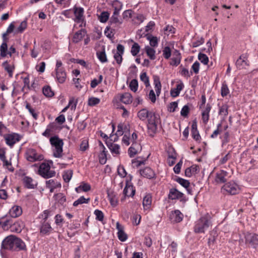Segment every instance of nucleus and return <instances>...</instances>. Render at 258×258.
I'll return each mask as SVG.
<instances>
[{
  "mask_svg": "<svg viewBox=\"0 0 258 258\" xmlns=\"http://www.w3.org/2000/svg\"><path fill=\"white\" fill-rule=\"evenodd\" d=\"M140 120L145 121L147 119L148 134L149 136L153 137L157 131V124L159 118L153 112L150 111L146 108L139 110L137 114Z\"/></svg>",
  "mask_w": 258,
  "mask_h": 258,
  "instance_id": "1",
  "label": "nucleus"
},
{
  "mask_svg": "<svg viewBox=\"0 0 258 258\" xmlns=\"http://www.w3.org/2000/svg\"><path fill=\"white\" fill-rule=\"evenodd\" d=\"M2 244L4 248L12 251L25 250L27 249L25 242L21 238L13 235L6 237Z\"/></svg>",
  "mask_w": 258,
  "mask_h": 258,
  "instance_id": "2",
  "label": "nucleus"
},
{
  "mask_svg": "<svg viewBox=\"0 0 258 258\" xmlns=\"http://www.w3.org/2000/svg\"><path fill=\"white\" fill-rule=\"evenodd\" d=\"M211 216L208 214L201 217L198 220L195 222L194 231L196 233H205L211 225Z\"/></svg>",
  "mask_w": 258,
  "mask_h": 258,
  "instance_id": "3",
  "label": "nucleus"
},
{
  "mask_svg": "<svg viewBox=\"0 0 258 258\" xmlns=\"http://www.w3.org/2000/svg\"><path fill=\"white\" fill-rule=\"evenodd\" d=\"M50 144L53 148V154L56 158H60L62 155L63 143L57 136L51 137L49 140Z\"/></svg>",
  "mask_w": 258,
  "mask_h": 258,
  "instance_id": "4",
  "label": "nucleus"
},
{
  "mask_svg": "<svg viewBox=\"0 0 258 258\" xmlns=\"http://www.w3.org/2000/svg\"><path fill=\"white\" fill-rule=\"evenodd\" d=\"M73 11L75 16L74 21L77 23H80V27H85L86 21L84 8L75 5L73 8Z\"/></svg>",
  "mask_w": 258,
  "mask_h": 258,
  "instance_id": "5",
  "label": "nucleus"
},
{
  "mask_svg": "<svg viewBox=\"0 0 258 258\" xmlns=\"http://www.w3.org/2000/svg\"><path fill=\"white\" fill-rule=\"evenodd\" d=\"M38 173L45 178H51L55 175V172L51 170L50 165L46 163H42L40 165Z\"/></svg>",
  "mask_w": 258,
  "mask_h": 258,
  "instance_id": "6",
  "label": "nucleus"
},
{
  "mask_svg": "<svg viewBox=\"0 0 258 258\" xmlns=\"http://www.w3.org/2000/svg\"><path fill=\"white\" fill-rule=\"evenodd\" d=\"M25 157L28 161L31 162L41 161L44 158L42 154L38 153L36 150L32 148H29L26 150Z\"/></svg>",
  "mask_w": 258,
  "mask_h": 258,
  "instance_id": "7",
  "label": "nucleus"
},
{
  "mask_svg": "<svg viewBox=\"0 0 258 258\" xmlns=\"http://www.w3.org/2000/svg\"><path fill=\"white\" fill-rule=\"evenodd\" d=\"M168 198L170 200H179L181 202L186 201L184 195L176 188H171L169 189Z\"/></svg>",
  "mask_w": 258,
  "mask_h": 258,
  "instance_id": "8",
  "label": "nucleus"
},
{
  "mask_svg": "<svg viewBox=\"0 0 258 258\" xmlns=\"http://www.w3.org/2000/svg\"><path fill=\"white\" fill-rule=\"evenodd\" d=\"M4 138L6 144L12 147L17 142L21 140L22 137L19 134L13 133L12 134H6L4 136Z\"/></svg>",
  "mask_w": 258,
  "mask_h": 258,
  "instance_id": "9",
  "label": "nucleus"
},
{
  "mask_svg": "<svg viewBox=\"0 0 258 258\" xmlns=\"http://www.w3.org/2000/svg\"><path fill=\"white\" fill-rule=\"evenodd\" d=\"M215 181L217 184H224L221 187V192L225 195L226 188L225 182H226V172L224 170H220L216 173Z\"/></svg>",
  "mask_w": 258,
  "mask_h": 258,
  "instance_id": "10",
  "label": "nucleus"
},
{
  "mask_svg": "<svg viewBox=\"0 0 258 258\" xmlns=\"http://www.w3.org/2000/svg\"><path fill=\"white\" fill-rule=\"evenodd\" d=\"M138 139V132L135 131L132 134L131 137L130 136V135H124L122 139V143L126 146H129L131 143H140V141Z\"/></svg>",
  "mask_w": 258,
  "mask_h": 258,
  "instance_id": "11",
  "label": "nucleus"
},
{
  "mask_svg": "<svg viewBox=\"0 0 258 258\" xmlns=\"http://www.w3.org/2000/svg\"><path fill=\"white\" fill-rule=\"evenodd\" d=\"M140 175L143 177L153 179L156 177V174L155 171L150 167H146L139 170Z\"/></svg>",
  "mask_w": 258,
  "mask_h": 258,
  "instance_id": "12",
  "label": "nucleus"
},
{
  "mask_svg": "<svg viewBox=\"0 0 258 258\" xmlns=\"http://www.w3.org/2000/svg\"><path fill=\"white\" fill-rule=\"evenodd\" d=\"M87 30L85 29L81 28L80 30L76 32L72 38V42L75 44H78L80 42L85 36L87 35Z\"/></svg>",
  "mask_w": 258,
  "mask_h": 258,
  "instance_id": "13",
  "label": "nucleus"
},
{
  "mask_svg": "<svg viewBox=\"0 0 258 258\" xmlns=\"http://www.w3.org/2000/svg\"><path fill=\"white\" fill-rule=\"evenodd\" d=\"M40 233L43 236L49 235L53 230L50 223L44 221H40Z\"/></svg>",
  "mask_w": 258,
  "mask_h": 258,
  "instance_id": "14",
  "label": "nucleus"
},
{
  "mask_svg": "<svg viewBox=\"0 0 258 258\" xmlns=\"http://www.w3.org/2000/svg\"><path fill=\"white\" fill-rule=\"evenodd\" d=\"M245 242L251 244L253 248L258 246V234L247 233L245 236Z\"/></svg>",
  "mask_w": 258,
  "mask_h": 258,
  "instance_id": "15",
  "label": "nucleus"
},
{
  "mask_svg": "<svg viewBox=\"0 0 258 258\" xmlns=\"http://www.w3.org/2000/svg\"><path fill=\"white\" fill-rule=\"evenodd\" d=\"M54 71V75L52 73V75L55 78L56 81L60 84L64 83L67 79V73L65 69Z\"/></svg>",
  "mask_w": 258,
  "mask_h": 258,
  "instance_id": "16",
  "label": "nucleus"
},
{
  "mask_svg": "<svg viewBox=\"0 0 258 258\" xmlns=\"http://www.w3.org/2000/svg\"><path fill=\"white\" fill-rule=\"evenodd\" d=\"M136 192L135 187L128 180H126L123 193L125 197H133Z\"/></svg>",
  "mask_w": 258,
  "mask_h": 258,
  "instance_id": "17",
  "label": "nucleus"
},
{
  "mask_svg": "<svg viewBox=\"0 0 258 258\" xmlns=\"http://www.w3.org/2000/svg\"><path fill=\"white\" fill-rule=\"evenodd\" d=\"M24 226V224L21 220L14 222L12 220L10 230L12 232L20 233Z\"/></svg>",
  "mask_w": 258,
  "mask_h": 258,
  "instance_id": "18",
  "label": "nucleus"
},
{
  "mask_svg": "<svg viewBox=\"0 0 258 258\" xmlns=\"http://www.w3.org/2000/svg\"><path fill=\"white\" fill-rule=\"evenodd\" d=\"M124 50V47L122 45L119 44L117 45V51L114 54V58L118 64L122 62Z\"/></svg>",
  "mask_w": 258,
  "mask_h": 258,
  "instance_id": "19",
  "label": "nucleus"
},
{
  "mask_svg": "<svg viewBox=\"0 0 258 258\" xmlns=\"http://www.w3.org/2000/svg\"><path fill=\"white\" fill-rule=\"evenodd\" d=\"M131 146L128 150V154L130 157H134L142 150V147L140 143H131Z\"/></svg>",
  "mask_w": 258,
  "mask_h": 258,
  "instance_id": "20",
  "label": "nucleus"
},
{
  "mask_svg": "<svg viewBox=\"0 0 258 258\" xmlns=\"http://www.w3.org/2000/svg\"><path fill=\"white\" fill-rule=\"evenodd\" d=\"M240 188L236 183L229 182L227 183V194L234 195L239 192Z\"/></svg>",
  "mask_w": 258,
  "mask_h": 258,
  "instance_id": "21",
  "label": "nucleus"
},
{
  "mask_svg": "<svg viewBox=\"0 0 258 258\" xmlns=\"http://www.w3.org/2000/svg\"><path fill=\"white\" fill-rule=\"evenodd\" d=\"M12 219L9 217H3L0 218V228L4 230H10Z\"/></svg>",
  "mask_w": 258,
  "mask_h": 258,
  "instance_id": "22",
  "label": "nucleus"
},
{
  "mask_svg": "<svg viewBox=\"0 0 258 258\" xmlns=\"http://www.w3.org/2000/svg\"><path fill=\"white\" fill-rule=\"evenodd\" d=\"M211 109V106L210 104H207L205 108L202 109V119L203 122L206 124L209 121L210 118V112Z\"/></svg>",
  "mask_w": 258,
  "mask_h": 258,
  "instance_id": "23",
  "label": "nucleus"
},
{
  "mask_svg": "<svg viewBox=\"0 0 258 258\" xmlns=\"http://www.w3.org/2000/svg\"><path fill=\"white\" fill-rule=\"evenodd\" d=\"M248 65L246 54L241 55L236 62V66L239 69L244 68L246 66Z\"/></svg>",
  "mask_w": 258,
  "mask_h": 258,
  "instance_id": "24",
  "label": "nucleus"
},
{
  "mask_svg": "<svg viewBox=\"0 0 258 258\" xmlns=\"http://www.w3.org/2000/svg\"><path fill=\"white\" fill-rule=\"evenodd\" d=\"M9 213L11 218L18 217L22 214V209L19 206L15 205L10 209Z\"/></svg>",
  "mask_w": 258,
  "mask_h": 258,
  "instance_id": "25",
  "label": "nucleus"
},
{
  "mask_svg": "<svg viewBox=\"0 0 258 258\" xmlns=\"http://www.w3.org/2000/svg\"><path fill=\"white\" fill-rule=\"evenodd\" d=\"M25 187L28 189H33L36 186L35 181L30 177L25 176L22 179Z\"/></svg>",
  "mask_w": 258,
  "mask_h": 258,
  "instance_id": "26",
  "label": "nucleus"
},
{
  "mask_svg": "<svg viewBox=\"0 0 258 258\" xmlns=\"http://www.w3.org/2000/svg\"><path fill=\"white\" fill-rule=\"evenodd\" d=\"M106 144L113 155H117L120 154V146L110 141H106Z\"/></svg>",
  "mask_w": 258,
  "mask_h": 258,
  "instance_id": "27",
  "label": "nucleus"
},
{
  "mask_svg": "<svg viewBox=\"0 0 258 258\" xmlns=\"http://www.w3.org/2000/svg\"><path fill=\"white\" fill-rule=\"evenodd\" d=\"M183 215L178 210H176L170 215V218L175 223H179L183 219Z\"/></svg>",
  "mask_w": 258,
  "mask_h": 258,
  "instance_id": "28",
  "label": "nucleus"
},
{
  "mask_svg": "<svg viewBox=\"0 0 258 258\" xmlns=\"http://www.w3.org/2000/svg\"><path fill=\"white\" fill-rule=\"evenodd\" d=\"M130 131V125L128 123H121L117 125V130L116 135L117 136H122L124 133Z\"/></svg>",
  "mask_w": 258,
  "mask_h": 258,
  "instance_id": "29",
  "label": "nucleus"
},
{
  "mask_svg": "<svg viewBox=\"0 0 258 258\" xmlns=\"http://www.w3.org/2000/svg\"><path fill=\"white\" fill-rule=\"evenodd\" d=\"M2 67L8 73L9 77L12 78L13 76V73L15 69V66L13 63H9L7 60L3 63Z\"/></svg>",
  "mask_w": 258,
  "mask_h": 258,
  "instance_id": "30",
  "label": "nucleus"
},
{
  "mask_svg": "<svg viewBox=\"0 0 258 258\" xmlns=\"http://www.w3.org/2000/svg\"><path fill=\"white\" fill-rule=\"evenodd\" d=\"M120 101L124 104H130L133 102V96L128 92H125L120 95Z\"/></svg>",
  "mask_w": 258,
  "mask_h": 258,
  "instance_id": "31",
  "label": "nucleus"
},
{
  "mask_svg": "<svg viewBox=\"0 0 258 258\" xmlns=\"http://www.w3.org/2000/svg\"><path fill=\"white\" fill-rule=\"evenodd\" d=\"M116 229L118 230L117 234L118 239L122 242L125 241L128 236L118 223L116 224Z\"/></svg>",
  "mask_w": 258,
  "mask_h": 258,
  "instance_id": "32",
  "label": "nucleus"
},
{
  "mask_svg": "<svg viewBox=\"0 0 258 258\" xmlns=\"http://www.w3.org/2000/svg\"><path fill=\"white\" fill-rule=\"evenodd\" d=\"M154 85L155 90L157 96H159L161 93V84L160 80V78L158 76H154Z\"/></svg>",
  "mask_w": 258,
  "mask_h": 258,
  "instance_id": "33",
  "label": "nucleus"
},
{
  "mask_svg": "<svg viewBox=\"0 0 258 258\" xmlns=\"http://www.w3.org/2000/svg\"><path fill=\"white\" fill-rule=\"evenodd\" d=\"M91 189V185L86 182H82L80 185L75 188V191L77 193H80L82 191L87 192Z\"/></svg>",
  "mask_w": 258,
  "mask_h": 258,
  "instance_id": "34",
  "label": "nucleus"
},
{
  "mask_svg": "<svg viewBox=\"0 0 258 258\" xmlns=\"http://www.w3.org/2000/svg\"><path fill=\"white\" fill-rule=\"evenodd\" d=\"M152 197L151 195L147 194L143 198V206L144 210H148L150 209L152 204Z\"/></svg>",
  "mask_w": 258,
  "mask_h": 258,
  "instance_id": "35",
  "label": "nucleus"
},
{
  "mask_svg": "<svg viewBox=\"0 0 258 258\" xmlns=\"http://www.w3.org/2000/svg\"><path fill=\"white\" fill-rule=\"evenodd\" d=\"M226 130V125H223L222 123H219L217 125V128L214 131L213 134L211 135L212 138H216L218 135H220L223 133V131Z\"/></svg>",
  "mask_w": 258,
  "mask_h": 258,
  "instance_id": "36",
  "label": "nucleus"
},
{
  "mask_svg": "<svg viewBox=\"0 0 258 258\" xmlns=\"http://www.w3.org/2000/svg\"><path fill=\"white\" fill-rule=\"evenodd\" d=\"M46 187L50 189V192H53V190L58 186H60V184L53 179H49L46 181Z\"/></svg>",
  "mask_w": 258,
  "mask_h": 258,
  "instance_id": "37",
  "label": "nucleus"
},
{
  "mask_svg": "<svg viewBox=\"0 0 258 258\" xmlns=\"http://www.w3.org/2000/svg\"><path fill=\"white\" fill-rule=\"evenodd\" d=\"M54 2L58 7L66 8L70 7L72 0H54Z\"/></svg>",
  "mask_w": 258,
  "mask_h": 258,
  "instance_id": "38",
  "label": "nucleus"
},
{
  "mask_svg": "<svg viewBox=\"0 0 258 258\" xmlns=\"http://www.w3.org/2000/svg\"><path fill=\"white\" fill-rule=\"evenodd\" d=\"M112 7L114 8L113 14L114 15H119V12L122 9V5L118 1H114L112 4Z\"/></svg>",
  "mask_w": 258,
  "mask_h": 258,
  "instance_id": "39",
  "label": "nucleus"
},
{
  "mask_svg": "<svg viewBox=\"0 0 258 258\" xmlns=\"http://www.w3.org/2000/svg\"><path fill=\"white\" fill-rule=\"evenodd\" d=\"M198 170V166H191L190 167L187 168L185 170V176L188 177H190L192 176L193 174H195L197 173V171Z\"/></svg>",
  "mask_w": 258,
  "mask_h": 258,
  "instance_id": "40",
  "label": "nucleus"
},
{
  "mask_svg": "<svg viewBox=\"0 0 258 258\" xmlns=\"http://www.w3.org/2000/svg\"><path fill=\"white\" fill-rule=\"evenodd\" d=\"M110 14L107 11H103L99 15H98V19L101 23L106 22L109 18Z\"/></svg>",
  "mask_w": 258,
  "mask_h": 258,
  "instance_id": "41",
  "label": "nucleus"
},
{
  "mask_svg": "<svg viewBox=\"0 0 258 258\" xmlns=\"http://www.w3.org/2000/svg\"><path fill=\"white\" fill-rule=\"evenodd\" d=\"M96 55L97 58L101 62L104 63L107 61V59L104 48H103L102 51H98L96 52Z\"/></svg>",
  "mask_w": 258,
  "mask_h": 258,
  "instance_id": "42",
  "label": "nucleus"
},
{
  "mask_svg": "<svg viewBox=\"0 0 258 258\" xmlns=\"http://www.w3.org/2000/svg\"><path fill=\"white\" fill-rule=\"evenodd\" d=\"M54 128V125L53 123H50L47 125L45 131L42 134V135L46 137H49L53 133Z\"/></svg>",
  "mask_w": 258,
  "mask_h": 258,
  "instance_id": "43",
  "label": "nucleus"
},
{
  "mask_svg": "<svg viewBox=\"0 0 258 258\" xmlns=\"http://www.w3.org/2000/svg\"><path fill=\"white\" fill-rule=\"evenodd\" d=\"M27 27V21L26 20L23 21L15 30V33L17 34L22 33Z\"/></svg>",
  "mask_w": 258,
  "mask_h": 258,
  "instance_id": "44",
  "label": "nucleus"
},
{
  "mask_svg": "<svg viewBox=\"0 0 258 258\" xmlns=\"http://www.w3.org/2000/svg\"><path fill=\"white\" fill-rule=\"evenodd\" d=\"M155 26V23L154 21H150L147 25L145 27V32L143 33V34L147 36L148 35V33L149 32H151Z\"/></svg>",
  "mask_w": 258,
  "mask_h": 258,
  "instance_id": "45",
  "label": "nucleus"
},
{
  "mask_svg": "<svg viewBox=\"0 0 258 258\" xmlns=\"http://www.w3.org/2000/svg\"><path fill=\"white\" fill-rule=\"evenodd\" d=\"M42 92L44 95L47 97H51L54 95L53 91L49 86H44L43 88Z\"/></svg>",
  "mask_w": 258,
  "mask_h": 258,
  "instance_id": "46",
  "label": "nucleus"
},
{
  "mask_svg": "<svg viewBox=\"0 0 258 258\" xmlns=\"http://www.w3.org/2000/svg\"><path fill=\"white\" fill-rule=\"evenodd\" d=\"M90 199L89 198L86 199L84 196H81L77 200L75 201L73 203L74 207H77L78 205L83 204H88L89 203Z\"/></svg>",
  "mask_w": 258,
  "mask_h": 258,
  "instance_id": "47",
  "label": "nucleus"
},
{
  "mask_svg": "<svg viewBox=\"0 0 258 258\" xmlns=\"http://www.w3.org/2000/svg\"><path fill=\"white\" fill-rule=\"evenodd\" d=\"M26 108L29 111V113L32 115L35 120L38 119V113L36 112L35 109L31 106L30 103H26Z\"/></svg>",
  "mask_w": 258,
  "mask_h": 258,
  "instance_id": "48",
  "label": "nucleus"
},
{
  "mask_svg": "<svg viewBox=\"0 0 258 258\" xmlns=\"http://www.w3.org/2000/svg\"><path fill=\"white\" fill-rule=\"evenodd\" d=\"M9 34L7 33L6 32L3 34V42L0 46V48L2 49V53H4V51L6 50L7 42L8 41V38L7 37V36Z\"/></svg>",
  "mask_w": 258,
  "mask_h": 258,
  "instance_id": "49",
  "label": "nucleus"
},
{
  "mask_svg": "<svg viewBox=\"0 0 258 258\" xmlns=\"http://www.w3.org/2000/svg\"><path fill=\"white\" fill-rule=\"evenodd\" d=\"M145 51L147 54V55L149 57V58L151 60H154L155 59V50L154 49L150 47L149 46L145 47Z\"/></svg>",
  "mask_w": 258,
  "mask_h": 258,
  "instance_id": "50",
  "label": "nucleus"
},
{
  "mask_svg": "<svg viewBox=\"0 0 258 258\" xmlns=\"http://www.w3.org/2000/svg\"><path fill=\"white\" fill-rule=\"evenodd\" d=\"M108 197L111 206L115 207L117 205L118 200L115 195L113 193L108 194Z\"/></svg>",
  "mask_w": 258,
  "mask_h": 258,
  "instance_id": "51",
  "label": "nucleus"
},
{
  "mask_svg": "<svg viewBox=\"0 0 258 258\" xmlns=\"http://www.w3.org/2000/svg\"><path fill=\"white\" fill-rule=\"evenodd\" d=\"M147 36V39L149 41L150 45L152 47L157 46L158 43L157 37L152 35Z\"/></svg>",
  "mask_w": 258,
  "mask_h": 258,
  "instance_id": "52",
  "label": "nucleus"
},
{
  "mask_svg": "<svg viewBox=\"0 0 258 258\" xmlns=\"http://www.w3.org/2000/svg\"><path fill=\"white\" fill-rule=\"evenodd\" d=\"M175 181L179 183L182 186L184 187L185 188H188L190 185V182L188 180L183 179L182 178L178 177Z\"/></svg>",
  "mask_w": 258,
  "mask_h": 258,
  "instance_id": "53",
  "label": "nucleus"
},
{
  "mask_svg": "<svg viewBox=\"0 0 258 258\" xmlns=\"http://www.w3.org/2000/svg\"><path fill=\"white\" fill-rule=\"evenodd\" d=\"M73 172L72 170H68L64 172L62 177L66 182H69L73 176Z\"/></svg>",
  "mask_w": 258,
  "mask_h": 258,
  "instance_id": "54",
  "label": "nucleus"
},
{
  "mask_svg": "<svg viewBox=\"0 0 258 258\" xmlns=\"http://www.w3.org/2000/svg\"><path fill=\"white\" fill-rule=\"evenodd\" d=\"M51 215V211L49 210H44L41 214L39 215V218H41V220L40 221H44L48 222L47 220L49 216Z\"/></svg>",
  "mask_w": 258,
  "mask_h": 258,
  "instance_id": "55",
  "label": "nucleus"
},
{
  "mask_svg": "<svg viewBox=\"0 0 258 258\" xmlns=\"http://www.w3.org/2000/svg\"><path fill=\"white\" fill-rule=\"evenodd\" d=\"M55 200L61 205H63L66 202V198L62 193H58L55 195Z\"/></svg>",
  "mask_w": 258,
  "mask_h": 258,
  "instance_id": "56",
  "label": "nucleus"
},
{
  "mask_svg": "<svg viewBox=\"0 0 258 258\" xmlns=\"http://www.w3.org/2000/svg\"><path fill=\"white\" fill-rule=\"evenodd\" d=\"M140 50V45H139L138 43L135 42L133 44V45H132V48H131V52L133 56H135L139 52Z\"/></svg>",
  "mask_w": 258,
  "mask_h": 258,
  "instance_id": "57",
  "label": "nucleus"
},
{
  "mask_svg": "<svg viewBox=\"0 0 258 258\" xmlns=\"http://www.w3.org/2000/svg\"><path fill=\"white\" fill-rule=\"evenodd\" d=\"M163 57L166 59H168L171 55V50L169 46H165L163 49Z\"/></svg>",
  "mask_w": 258,
  "mask_h": 258,
  "instance_id": "58",
  "label": "nucleus"
},
{
  "mask_svg": "<svg viewBox=\"0 0 258 258\" xmlns=\"http://www.w3.org/2000/svg\"><path fill=\"white\" fill-rule=\"evenodd\" d=\"M100 102V99L96 97H90L88 99V104L90 106H94L98 104Z\"/></svg>",
  "mask_w": 258,
  "mask_h": 258,
  "instance_id": "59",
  "label": "nucleus"
},
{
  "mask_svg": "<svg viewBox=\"0 0 258 258\" xmlns=\"http://www.w3.org/2000/svg\"><path fill=\"white\" fill-rule=\"evenodd\" d=\"M129 87L132 91L136 92L138 89V81L136 79L132 80L130 83Z\"/></svg>",
  "mask_w": 258,
  "mask_h": 258,
  "instance_id": "60",
  "label": "nucleus"
},
{
  "mask_svg": "<svg viewBox=\"0 0 258 258\" xmlns=\"http://www.w3.org/2000/svg\"><path fill=\"white\" fill-rule=\"evenodd\" d=\"M103 80V76L100 75L99 76V79H94L91 81L90 86L92 88H95L99 84L101 83Z\"/></svg>",
  "mask_w": 258,
  "mask_h": 258,
  "instance_id": "61",
  "label": "nucleus"
},
{
  "mask_svg": "<svg viewBox=\"0 0 258 258\" xmlns=\"http://www.w3.org/2000/svg\"><path fill=\"white\" fill-rule=\"evenodd\" d=\"M94 214L96 216V219L99 221H103L104 219L103 213L99 210L96 209L94 211Z\"/></svg>",
  "mask_w": 258,
  "mask_h": 258,
  "instance_id": "62",
  "label": "nucleus"
},
{
  "mask_svg": "<svg viewBox=\"0 0 258 258\" xmlns=\"http://www.w3.org/2000/svg\"><path fill=\"white\" fill-rule=\"evenodd\" d=\"M198 58L204 64H207L209 62V58L205 54L200 53Z\"/></svg>",
  "mask_w": 258,
  "mask_h": 258,
  "instance_id": "63",
  "label": "nucleus"
},
{
  "mask_svg": "<svg viewBox=\"0 0 258 258\" xmlns=\"http://www.w3.org/2000/svg\"><path fill=\"white\" fill-rule=\"evenodd\" d=\"M189 111L190 109L189 106L187 105H185L182 108L180 111V115L184 117H187L188 116V113H189Z\"/></svg>",
  "mask_w": 258,
  "mask_h": 258,
  "instance_id": "64",
  "label": "nucleus"
}]
</instances>
